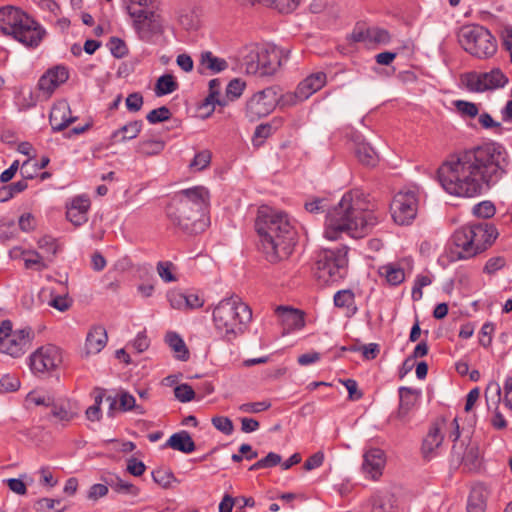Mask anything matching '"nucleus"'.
Segmentation results:
<instances>
[{
    "label": "nucleus",
    "instance_id": "nucleus-13",
    "mask_svg": "<svg viewBox=\"0 0 512 512\" xmlns=\"http://www.w3.org/2000/svg\"><path fill=\"white\" fill-rule=\"evenodd\" d=\"M418 211V198L415 191L398 192L391 204L390 212L394 222L398 225H410Z\"/></svg>",
    "mask_w": 512,
    "mask_h": 512
},
{
    "label": "nucleus",
    "instance_id": "nucleus-38",
    "mask_svg": "<svg viewBox=\"0 0 512 512\" xmlns=\"http://www.w3.org/2000/svg\"><path fill=\"white\" fill-rule=\"evenodd\" d=\"M196 448L193 439L190 434L182 430L180 432L174 433L165 443L163 448Z\"/></svg>",
    "mask_w": 512,
    "mask_h": 512
},
{
    "label": "nucleus",
    "instance_id": "nucleus-59",
    "mask_svg": "<svg viewBox=\"0 0 512 512\" xmlns=\"http://www.w3.org/2000/svg\"><path fill=\"white\" fill-rule=\"evenodd\" d=\"M211 421H212L213 426L217 430H219L220 432H222L226 435H230L234 430L233 423L228 417L215 416L212 418Z\"/></svg>",
    "mask_w": 512,
    "mask_h": 512
},
{
    "label": "nucleus",
    "instance_id": "nucleus-44",
    "mask_svg": "<svg viewBox=\"0 0 512 512\" xmlns=\"http://www.w3.org/2000/svg\"><path fill=\"white\" fill-rule=\"evenodd\" d=\"M38 247L48 254L47 259L52 261L60 249L57 240L52 236L45 235L38 240Z\"/></svg>",
    "mask_w": 512,
    "mask_h": 512
},
{
    "label": "nucleus",
    "instance_id": "nucleus-14",
    "mask_svg": "<svg viewBox=\"0 0 512 512\" xmlns=\"http://www.w3.org/2000/svg\"><path fill=\"white\" fill-rule=\"evenodd\" d=\"M278 102V94L273 87L255 93L246 103L245 114L250 121L269 115Z\"/></svg>",
    "mask_w": 512,
    "mask_h": 512
},
{
    "label": "nucleus",
    "instance_id": "nucleus-33",
    "mask_svg": "<svg viewBox=\"0 0 512 512\" xmlns=\"http://www.w3.org/2000/svg\"><path fill=\"white\" fill-rule=\"evenodd\" d=\"M200 65L211 73L222 72L228 67V63L225 59L213 55L210 51L201 53Z\"/></svg>",
    "mask_w": 512,
    "mask_h": 512
},
{
    "label": "nucleus",
    "instance_id": "nucleus-32",
    "mask_svg": "<svg viewBox=\"0 0 512 512\" xmlns=\"http://www.w3.org/2000/svg\"><path fill=\"white\" fill-rule=\"evenodd\" d=\"M165 341L174 351L178 360L187 361L189 359V351L179 334L176 332H168L165 336Z\"/></svg>",
    "mask_w": 512,
    "mask_h": 512
},
{
    "label": "nucleus",
    "instance_id": "nucleus-42",
    "mask_svg": "<svg viewBox=\"0 0 512 512\" xmlns=\"http://www.w3.org/2000/svg\"><path fill=\"white\" fill-rule=\"evenodd\" d=\"M152 478L155 483L163 488H169L174 482H177L173 472L167 468H158L152 471Z\"/></svg>",
    "mask_w": 512,
    "mask_h": 512
},
{
    "label": "nucleus",
    "instance_id": "nucleus-53",
    "mask_svg": "<svg viewBox=\"0 0 512 512\" xmlns=\"http://www.w3.org/2000/svg\"><path fill=\"white\" fill-rule=\"evenodd\" d=\"M211 162V153L209 150H203L198 152L193 160L191 161L189 167L195 171H201L209 166Z\"/></svg>",
    "mask_w": 512,
    "mask_h": 512
},
{
    "label": "nucleus",
    "instance_id": "nucleus-56",
    "mask_svg": "<svg viewBox=\"0 0 512 512\" xmlns=\"http://www.w3.org/2000/svg\"><path fill=\"white\" fill-rule=\"evenodd\" d=\"M174 395L182 403L190 402L195 398V391L189 384H180L174 388Z\"/></svg>",
    "mask_w": 512,
    "mask_h": 512
},
{
    "label": "nucleus",
    "instance_id": "nucleus-2",
    "mask_svg": "<svg viewBox=\"0 0 512 512\" xmlns=\"http://www.w3.org/2000/svg\"><path fill=\"white\" fill-rule=\"evenodd\" d=\"M378 216L365 207L358 191L346 192L339 203L327 210L324 235L336 240L342 234L359 239L378 223Z\"/></svg>",
    "mask_w": 512,
    "mask_h": 512
},
{
    "label": "nucleus",
    "instance_id": "nucleus-61",
    "mask_svg": "<svg viewBox=\"0 0 512 512\" xmlns=\"http://www.w3.org/2000/svg\"><path fill=\"white\" fill-rule=\"evenodd\" d=\"M48 304L60 312H65L70 308L72 301L67 295H56L52 297Z\"/></svg>",
    "mask_w": 512,
    "mask_h": 512
},
{
    "label": "nucleus",
    "instance_id": "nucleus-19",
    "mask_svg": "<svg viewBox=\"0 0 512 512\" xmlns=\"http://www.w3.org/2000/svg\"><path fill=\"white\" fill-rule=\"evenodd\" d=\"M69 78V72L66 67L58 65L49 69L41 76L38 81L39 90L50 96L54 90L65 83Z\"/></svg>",
    "mask_w": 512,
    "mask_h": 512
},
{
    "label": "nucleus",
    "instance_id": "nucleus-8",
    "mask_svg": "<svg viewBox=\"0 0 512 512\" xmlns=\"http://www.w3.org/2000/svg\"><path fill=\"white\" fill-rule=\"evenodd\" d=\"M458 41L466 52L481 59L493 56L497 50L495 37L481 25L461 27Z\"/></svg>",
    "mask_w": 512,
    "mask_h": 512
},
{
    "label": "nucleus",
    "instance_id": "nucleus-45",
    "mask_svg": "<svg viewBox=\"0 0 512 512\" xmlns=\"http://www.w3.org/2000/svg\"><path fill=\"white\" fill-rule=\"evenodd\" d=\"M23 255H29L30 257L24 259L25 267L27 269L35 268L37 271H42L48 266L44 262L42 256L35 250L22 251Z\"/></svg>",
    "mask_w": 512,
    "mask_h": 512
},
{
    "label": "nucleus",
    "instance_id": "nucleus-48",
    "mask_svg": "<svg viewBox=\"0 0 512 512\" xmlns=\"http://www.w3.org/2000/svg\"><path fill=\"white\" fill-rule=\"evenodd\" d=\"M299 3L300 0H268L266 7L274 8L280 13L288 14L293 12L298 7Z\"/></svg>",
    "mask_w": 512,
    "mask_h": 512
},
{
    "label": "nucleus",
    "instance_id": "nucleus-6",
    "mask_svg": "<svg viewBox=\"0 0 512 512\" xmlns=\"http://www.w3.org/2000/svg\"><path fill=\"white\" fill-rule=\"evenodd\" d=\"M251 319L250 307L237 295L222 299L213 310L215 329L228 342L242 335Z\"/></svg>",
    "mask_w": 512,
    "mask_h": 512
},
{
    "label": "nucleus",
    "instance_id": "nucleus-60",
    "mask_svg": "<svg viewBox=\"0 0 512 512\" xmlns=\"http://www.w3.org/2000/svg\"><path fill=\"white\" fill-rule=\"evenodd\" d=\"M506 264V260L502 256L492 257L487 260L483 272L489 275L496 273L498 270L502 269Z\"/></svg>",
    "mask_w": 512,
    "mask_h": 512
},
{
    "label": "nucleus",
    "instance_id": "nucleus-9",
    "mask_svg": "<svg viewBox=\"0 0 512 512\" xmlns=\"http://www.w3.org/2000/svg\"><path fill=\"white\" fill-rule=\"evenodd\" d=\"M348 247L341 246L336 249H323L317 255L315 275L324 283L335 282L347 274Z\"/></svg>",
    "mask_w": 512,
    "mask_h": 512
},
{
    "label": "nucleus",
    "instance_id": "nucleus-17",
    "mask_svg": "<svg viewBox=\"0 0 512 512\" xmlns=\"http://www.w3.org/2000/svg\"><path fill=\"white\" fill-rule=\"evenodd\" d=\"M386 461L384 450H365L361 472L366 479L377 481L383 474Z\"/></svg>",
    "mask_w": 512,
    "mask_h": 512
},
{
    "label": "nucleus",
    "instance_id": "nucleus-43",
    "mask_svg": "<svg viewBox=\"0 0 512 512\" xmlns=\"http://www.w3.org/2000/svg\"><path fill=\"white\" fill-rule=\"evenodd\" d=\"M368 44L386 45L391 41V35L388 30L380 27H368Z\"/></svg>",
    "mask_w": 512,
    "mask_h": 512
},
{
    "label": "nucleus",
    "instance_id": "nucleus-41",
    "mask_svg": "<svg viewBox=\"0 0 512 512\" xmlns=\"http://www.w3.org/2000/svg\"><path fill=\"white\" fill-rule=\"evenodd\" d=\"M105 482L118 493H124L133 496H136L139 493V489L135 485L126 482L118 477H116L115 479L105 478Z\"/></svg>",
    "mask_w": 512,
    "mask_h": 512
},
{
    "label": "nucleus",
    "instance_id": "nucleus-26",
    "mask_svg": "<svg viewBox=\"0 0 512 512\" xmlns=\"http://www.w3.org/2000/svg\"><path fill=\"white\" fill-rule=\"evenodd\" d=\"M448 425L444 421L434 423L423 440L424 448H439L445 438L444 432L448 434Z\"/></svg>",
    "mask_w": 512,
    "mask_h": 512
},
{
    "label": "nucleus",
    "instance_id": "nucleus-31",
    "mask_svg": "<svg viewBox=\"0 0 512 512\" xmlns=\"http://www.w3.org/2000/svg\"><path fill=\"white\" fill-rule=\"evenodd\" d=\"M399 398L400 401L397 415L400 419H404L416 403L415 391L409 387H400Z\"/></svg>",
    "mask_w": 512,
    "mask_h": 512
},
{
    "label": "nucleus",
    "instance_id": "nucleus-49",
    "mask_svg": "<svg viewBox=\"0 0 512 512\" xmlns=\"http://www.w3.org/2000/svg\"><path fill=\"white\" fill-rule=\"evenodd\" d=\"M107 47L115 58L120 59L128 54L126 43L119 37H111L107 43Z\"/></svg>",
    "mask_w": 512,
    "mask_h": 512
},
{
    "label": "nucleus",
    "instance_id": "nucleus-58",
    "mask_svg": "<svg viewBox=\"0 0 512 512\" xmlns=\"http://www.w3.org/2000/svg\"><path fill=\"white\" fill-rule=\"evenodd\" d=\"M173 264L169 261H160L157 263V272L160 278L165 282H174L176 277L173 272Z\"/></svg>",
    "mask_w": 512,
    "mask_h": 512
},
{
    "label": "nucleus",
    "instance_id": "nucleus-3",
    "mask_svg": "<svg viewBox=\"0 0 512 512\" xmlns=\"http://www.w3.org/2000/svg\"><path fill=\"white\" fill-rule=\"evenodd\" d=\"M255 229L270 263H278L291 255L297 232L287 213L262 206L257 212Z\"/></svg>",
    "mask_w": 512,
    "mask_h": 512
},
{
    "label": "nucleus",
    "instance_id": "nucleus-35",
    "mask_svg": "<svg viewBox=\"0 0 512 512\" xmlns=\"http://www.w3.org/2000/svg\"><path fill=\"white\" fill-rule=\"evenodd\" d=\"M379 274L386 278L391 285H399L405 279V273L402 268L396 264L389 263L379 268Z\"/></svg>",
    "mask_w": 512,
    "mask_h": 512
},
{
    "label": "nucleus",
    "instance_id": "nucleus-36",
    "mask_svg": "<svg viewBox=\"0 0 512 512\" xmlns=\"http://www.w3.org/2000/svg\"><path fill=\"white\" fill-rule=\"evenodd\" d=\"M51 416L55 419L56 424L65 426L78 416L69 406L54 403L51 407Z\"/></svg>",
    "mask_w": 512,
    "mask_h": 512
},
{
    "label": "nucleus",
    "instance_id": "nucleus-5",
    "mask_svg": "<svg viewBox=\"0 0 512 512\" xmlns=\"http://www.w3.org/2000/svg\"><path fill=\"white\" fill-rule=\"evenodd\" d=\"M498 237L496 227L488 223L461 226L451 237V259L468 260L486 251Z\"/></svg>",
    "mask_w": 512,
    "mask_h": 512
},
{
    "label": "nucleus",
    "instance_id": "nucleus-4",
    "mask_svg": "<svg viewBox=\"0 0 512 512\" xmlns=\"http://www.w3.org/2000/svg\"><path fill=\"white\" fill-rule=\"evenodd\" d=\"M209 191L196 186L179 191L167 207L171 223L186 234H199L209 226Z\"/></svg>",
    "mask_w": 512,
    "mask_h": 512
},
{
    "label": "nucleus",
    "instance_id": "nucleus-29",
    "mask_svg": "<svg viewBox=\"0 0 512 512\" xmlns=\"http://www.w3.org/2000/svg\"><path fill=\"white\" fill-rule=\"evenodd\" d=\"M453 458L461 460V464L467 471H475L480 468L482 456L479 450H456Z\"/></svg>",
    "mask_w": 512,
    "mask_h": 512
},
{
    "label": "nucleus",
    "instance_id": "nucleus-23",
    "mask_svg": "<svg viewBox=\"0 0 512 512\" xmlns=\"http://www.w3.org/2000/svg\"><path fill=\"white\" fill-rule=\"evenodd\" d=\"M108 340L106 329L103 326L93 327L86 337V352L87 354H97L106 345Z\"/></svg>",
    "mask_w": 512,
    "mask_h": 512
},
{
    "label": "nucleus",
    "instance_id": "nucleus-63",
    "mask_svg": "<svg viewBox=\"0 0 512 512\" xmlns=\"http://www.w3.org/2000/svg\"><path fill=\"white\" fill-rule=\"evenodd\" d=\"M143 105V96L139 92H134L126 98V107L130 112H138Z\"/></svg>",
    "mask_w": 512,
    "mask_h": 512
},
{
    "label": "nucleus",
    "instance_id": "nucleus-11",
    "mask_svg": "<svg viewBox=\"0 0 512 512\" xmlns=\"http://www.w3.org/2000/svg\"><path fill=\"white\" fill-rule=\"evenodd\" d=\"M141 6L138 3H131L127 6L130 17L134 19V25L141 38H149L153 34L162 32V18L159 14L158 3Z\"/></svg>",
    "mask_w": 512,
    "mask_h": 512
},
{
    "label": "nucleus",
    "instance_id": "nucleus-51",
    "mask_svg": "<svg viewBox=\"0 0 512 512\" xmlns=\"http://www.w3.org/2000/svg\"><path fill=\"white\" fill-rule=\"evenodd\" d=\"M281 463V456L277 453L270 452L250 466L249 470H258L263 468H271Z\"/></svg>",
    "mask_w": 512,
    "mask_h": 512
},
{
    "label": "nucleus",
    "instance_id": "nucleus-54",
    "mask_svg": "<svg viewBox=\"0 0 512 512\" xmlns=\"http://www.w3.org/2000/svg\"><path fill=\"white\" fill-rule=\"evenodd\" d=\"M172 114L168 107L161 106L157 109L151 110L147 116L146 119L150 124H156L160 122L167 121L171 118Z\"/></svg>",
    "mask_w": 512,
    "mask_h": 512
},
{
    "label": "nucleus",
    "instance_id": "nucleus-34",
    "mask_svg": "<svg viewBox=\"0 0 512 512\" xmlns=\"http://www.w3.org/2000/svg\"><path fill=\"white\" fill-rule=\"evenodd\" d=\"M355 155L358 160L366 166H375L378 162V155L373 147L366 142H358L355 145Z\"/></svg>",
    "mask_w": 512,
    "mask_h": 512
},
{
    "label": "nucleus",
    "instance_id": "nucleus-28",
    "mask_svg": "<svg viewBox=\"0 0 512 512\" xmlns=\"http://www.w3.org/2000/svg\"><path fill=\"white\" fill-rule=\"evenodd\" d=\"M142 126L141 120L131 121L115 130L111 135V139L115 142H125L134 139L141 132Z\"/></svg>",
    "mask_w": 512,
    "mask_h": 512
},
{
    "label": "nucleus",
    "instance_id": "nucleus-62",
    "mask_svg": "<svg viewBox=\"0 0 512 512\" xmlns=\"http://www.w3.org/2000/svg\"><path fill=\"white\" fill-rule=\"evenodd\" d=\"M501 388L497 382H490L485 390V398L487 403L492 401L494 404L500 402Z\"/></svg>",
    "mask_w": 512,
    "mask_h": 512
},
{
    "label": "nucleus",
    "instance_id": "nucleus-22",
    "mask_svg": "<svg viewBox=\"0 0 512 512\" xmlns=\"http://www.w3.org/2000/svg\"><path fill=\"white\" fill-rule=\"evenodd\" d=\"M488 495L489 492L483 484H475L467 499V512H485Z\"/></svg>",
    "mask_w": 512,
    "mask_h": 512
},
{
    "label": "nucleus",
    "instance_id": "nucleus-37",
    "mask_svg": "<svg viewBox=\"0 0 512 512\" xmlns=\"http://www.w3.org/2000/svg\"><path fill=\"white\" fill-rule=\"evenodd\" d=\"M178 87L179 85L172 74H164L157 79L154 91L160 97L175 92Z\"/></svg>",
    "mask_w": 512,
    "mask_h": 512
},
{
    "label": "nucleus",
    "instance_id": "nucleus-57",
    "mask_svg": "<svg viewBox=\"0 0 512 512\" xmlns=\"http://www.w3.org/2000/svg\"><path fill=\"white\" fill-rule=\"evenodd\" d=\"M20 387V381L17 377L4 375L0 379V393L15 392Z\"/></svg>",
    "mask_w": 512,
    "mask_h": 512
},
{
    "label": "nucleus",
    "instance_id": "nucleus-20",
    "mask_svg": "<svg viewBox=\"0 0 512 512\" xmlns=\"http://www.w3.org/2000/svg\"><path fill=\"white\" fill-rule=\"evenodd\" d=\"M89 209V198L86 196H76L67 205L66 218L76 227L81 226L88 221Z\"/></svg>",
    "mask_w": 512,
    "mask_h": 512
},
{
    "label": "nucleus",
    "instance_id": "nucleus-47",
    "mask_svg": "<svg viewBox=\"0 0 512 512\" xmlns=\"http://www.w3.org/2000/svg\"><path fill=\"white\" fill-rule=\"evenodd\" d=\"M465 85L469 91L473 92H483L487 90V86H485V82L482 78V73H468L465 75Z\"/></svg>",
    "mask_w": 512,
    "mask_h": 512
},
{
    "label": "nucleus",
    "instance_id": "nucleus-27",
    "mask_svg": "<svg viewBox=\"0 0 512 512\" xmlns=\"http://www.w3.org/2000/svg\"><path fill=\"white\" fill-rule=\"evenodd\" d=\"M334 305L338 308L345 309L347 317L354 316L358 311L355 303V295L350 289H344L336 292L334 295Z\"/></svg>",
    "mask_w": 512,
    "mask_h": 512
},
{
    "label": "nucleus",
    "instance_id": "nucleus-25",
    "mask_svg": "<svg viewBox=\"0 0 512 512\" xmlns=\"http://www.w3.org/2000/svg\"><path fill=\"white\" fill-rule=\"evenodd\" d=\"M276 313L281 317L282 322L289 329H301L305 325L304 314L293 308L278 306Z\"/></svg>",
    "mask_w": 512,
    "mask_h": 512
},
{
    "label": "nucleus",
    "instance_id": "nucleus-21",
    "mask_svg": "<svg viewBox=\"0 0 512 512\" xmlns=\"http://www.w3.org/2000/svg\"><path fill=\"white\" fill-rule=\"evenodd\" d=\"M76 117L71 115L68 102L59 101L51 109L49 122L54 131H62L72 122L76 121Z\"/></svg>",
    "mask_w": 512,
    "mask_h": 512
},
{
    "label": "nucleus",
    "instance_id": "nucleus-52",
    "mask_svg": "<svg viewBox=\"0 0 512 512\" xmlns=\"http://www.w3.org/2000/svg\"><path fill=\"white\" fill-rule=\"evenodd\" d=\"M472 212L478 218L488 219L494 216L496 208L491 201H482L473 207Z\"/></svg>",
    "mask_w": 512,
    "mask_h": 512
},
{
    "label": "nucleus",
    "instance_id": "nucleus-40",
    "mask_svg": "<svg viewBox=\"0 0 512 512\" xmlns=\"http://www.w3.org/2000/svg\"><path fill=\"white\" fill-rule=\"evenodd\" d=\"M164 147L162 140H143L138 144L137 151L144 156H154L161 153Z\"/></svg>",
    "mask_w": 512,
    "mask_h": 512
},
{
    "label": "nucleus",
    "instance_id": "nucleus-15",
    "mask_svg": "<svg viewBox=\"0 0 512 512\" xmlns=\"http://www.w3.org/2000/svg\"><path fill=\"white\" fill-rule=\"evenodd\" d=\"M61 362L60 350L54 345L42 346L30 356V368L34 373L54 370Z\"/></svg>",
    "mask_w": 512,
    "mask_h": 512
},
{
    "label": "nucleus",
    "instance_id": "nucleus-39",
    "mask_svg": "<svg viewBox=\"0 0 512 512\" xmlns=\"http://www.w3.org/2000/svg\"><path fill=\"white\" fill-rule=\"evenodd\" d=\"M482 78L485 86H487V90L504 87L508 82V78L500 69H493L490 72L482 73Z\"/></svg>",
    "mask_w": 512,
    "mask_h": 512
},
{
    "label": "nucleus",
    "instance_id": "nucleus-16",
    "mask_svg": "<svg viewBox=\"0 0 512 512\" xmlns=\"http://www.w3.org/2000/svg\"><path fill=\"white\" fill-rule=\"evenodd\" d=\"M327 82V76L324 72H315L308 75L302 80L294 93L286 96L287 102L290 105H295L308 99L311 95L322 89Z\"/></svg>",
    "mask_w": 512,
    "mask_h": 512
},
{
    "label": "nucleus",
    "instance_id": "nucleus-46",
    "mask_svg": "<svg viewBox=\"0 0 512 512\" xmlns=\"http://www.w3.org/2000/svg\"><path fill=\"white\" fill-rule=\"evenodd\" d=\"M245 86V82L240 78L232 79L226 87V96L224 98H226L228 102L236 100L242 95Z\"/></svg>",
    "mask_w": 512,
    "mask_h": 512
},
{
    "label": "nucleus",
    "instance_id": "nucleus-18",
    "mask_svg": "<svg viewBox=\"0 0 512 512\" xmlns=\"http://www.w3.org/2000/svg\"><path fill=\"white\" fill-rule=\"evenodd\" d=\"M447 444H451L452 448H478L479 442L473 437V429H460L458 418H454L448 427Z\"/></svg>",
    "mask_w": 512,
    "mask_h": 512
},
{
    "label": "nucleus",
    "instance_id": "nucleus-30",
    "mask_svg": "<svg viewBox=\"0 0 512 512\" xmlns=\"http://www.w3.org/2000/svg\"><path fill=\"white\" fill-rule=\"evenodd\" d=\"M220 88L221 82L219 79H212L209 81V94L204 99L201 107H209L211 109L208 114H210L215 109V105L226 106L228 105V101L226 98L220 96Z\"/></svg>",
    "mask_w": 512,
    "mask_h": 512
},
{
    "label": "nucleus",
    "instance_id": "nucleus-7",
    "mask_svg": "<svg viewBox=\"0 0 512 512\" xmlns=\"http://www.w3.org/2000/svg\"><path fill=\"white\" fill-rule=\"evenodd\" d=\"M0 31L29 48L37 47L45 35V30L36 21L13 6L0 8Z\"/></svg>",
    "mask_w": 512,
    "mask_h": 512
},
{
    "label": "nucleus",
    "instance_id": "nucleus-64",
    "mask_svg": "<svg viewBox=\"0 0 512 512\" xmlns=\"http://www.w3.org/2000/svg\"><path fill=\"white\" fill-rule=\"evenodd\" d=\"M500 36L503 46L509 52L510 60L512 62V26H505L502 29Z\"/></svg>",
    "mask_w": 512,
    "mask_h": 512
},
{
    "label": "nucleus",
    "instance_id": "nucleus-1",
    "mask_svg": "<svg viewBox=\"0 0 512 512\" xmlns=\"http://www.w3.org/2000/svg\"><path fill=\"white\" fill-rule=\"evenodd\" d=\"M507 164L505 149L497 143H486L461 151L443 163L438 179L447 193L472 198L497 184Z\"/></svg>",
    "mask_w": 512,
    "mask_h": 512
},
{
    "label": "nucleus",
    "instance_id": "nucleus-10",
    "mask_svg": "<svg viewBox=\"0 0 512 512\" xmlns=\"http://www.w3.org/2000/svg\"><path fill=\"white\" fill-rule=\"evenodd\" d=\"M282 54L281 49L271 44L251 50L244 59L246 72L259 76H271L281 66Z\"/></svg>",
    "mask_w": 512,
    "mask_h": 512
},
{
    "label": "nucleus",
    "instance_id": "nucleus-55",
    "mask_svg": "<svg viewBox=\"0 0 512 512\" xmlns=\"http://www.w3.org/2000/svg\"><path fill=\"white\" fill-rule=\"evenodd\" d=\"M59 504L60 500L41 498L36 502L35 508L38 512H63L64 508H57Z\"/></svg>",
    "mask_w": 512,
    "mask_h": 512
},
{
    "label": "nucleus",
    "instance_id": "nucleus-50",
    "mask_svg": "<svg viewBox=\"0 0 512 512\" xmlns=\"http://www.w3.org/2000/svg\"><path fill=\"white\" fill-rule=\"evenodd\" d=\"M454 106L462 117L474 118L479 113L478 106L469 101L456 100L454 101Z\"/></svg>",
    "mask_w": 512,
    "mask_h": 512
},
{
    "label": "nucleus",
    "instance_id": "nucleus-12",
    "mask_svg": "<svg viewBox=\"0 0 512 512\" xmlns=\"http://www.w3.org/2000/svg\"><path fill=\"white\" fill-rule=\"evenodd\" d=\"M33 337L31 328L13 331L12 322L4 320L0 325V352L19 357L29 349Z\"/></svg>",
    "mask_w": 512,
    "mask_h": 512
},
{
    "label": "nucleus",
    "instance_id": "nucleus-24",
    "mask_svg": "<svg viewBox=\"0 0 512 512\" xmlns=\"http://www.w3.org/2000/svg\"><path fill=\"white\" fill-rule=\"evenodd\" d=\"M106 401L109 403V413L115 410L117 401H119V407L122 411H129L135 409L138 413H144L143 408L140 405H136V401L133 395L126 391H121L118 396H107Z\"/></svg>",
    "mask_w": 512,
    "mask_h": 512
}]
</instances>
